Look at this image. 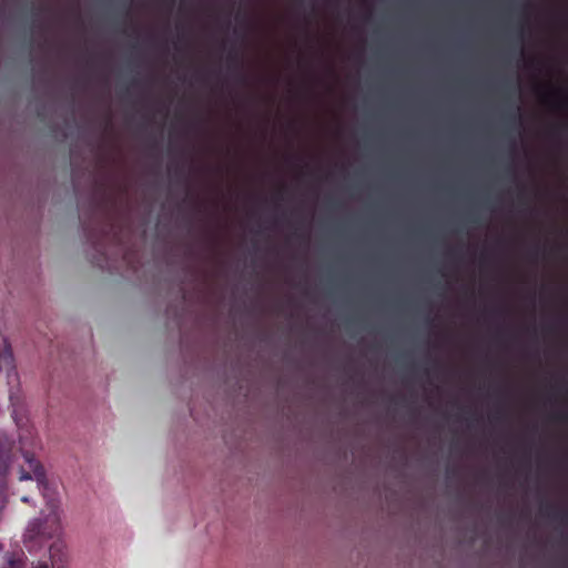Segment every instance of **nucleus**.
Segmentation results:
<instances>
[{
    "label": "nucleus",
    "mask_w": 568,
    "mask_h": 568,
    "mask_svg": "<svg viewBox=\"0 0 568 568\" xmlns=\"http://www.w3.org/2000/svg\"><path fill=\"white\" fill-rule=\"evenodd\" d=\"M542 515L552 521L566 525L568 523V511L564 508H556L552 505H547L541 509Z\"/></svg>",
    "instance_id": "3"
},
{
    "label": "nucleus",
    "mask_w": 568,
    "mask_h": 568,
    "mask_svg": "<svg viewBox=\"0 0 568 568\" xmlns=\"http://www.w3.org/2000/svg\"><path fill=\"white\" fill-rule=\"evenodd\" d=\"M173 4H174V1L172 0V1L170 2V6H169V7H170V10L173 8Z\"/></svg>",
    "instance_id": "13"
},
{
    "label": "nucleus",
    "mask_w": 568,
    "mask_h": 568,
    "mask_svg": "<svg viewBox=\"0 0 568 568\" xmlns=\"http://www.w3.org/2000/svg\"><path fill=\"white\" fill-rule=\"evenodd\" d=\"M552 419L556 420V422H560V423H565L568 420V414L565 413V412H561V413H558V414H555L552 416Z\"/></svg>",
    "instance_id": "9"
},
{
    "label": "nucleus",
    "mask_w": 568,
    "mask_h": 568,
    "mask_svg": "<svg viewBox=\"0 0 568 568\" xmlns=\"http://www.w3.org/2000/svg\"><path fill=\"white\" fill-rule=\"evenodd\" d=\"M24 458H26V462L29 465V468H30L31 473L23 470L21 473L20 480L34 479L37 481L39 490L41 491L43 497L47 498L48 497L47 491L49 489L48 488L49 484H48V480H47V475H45V470H44L43 466L41 465L40 462L34 459L29 454H26Z\"/></svg>",
    "instance_id": "1"
},
{
    "label": "nucleus",
    "mask_w": 568,
    "mask_h": 568,
    "mask_svg": "<svg viewBox=\"0 0 568 568\" xmlns=\"http://www.w3.org/2000/svg\"><path fill=\"white\" fill-rule=\"evenodd\" d=\"M227 60L230 61L233 70L235 71V78L237 83L243 85L247 84V77L241 71L242 61L239 52L236 50H232L227 55Z\"/></svg>",
    "instance_id": "4"
},
{
    "label": "nucleus",
    "mask_w": 568,
    "mask_h": 568,
    "mask_svg": "<svg viewBox=\"0 0 568 568\" xmlns=\"http://www.w3.org/2000/svg\"><path fill=\"white\" fill-rule=\"evenodd\" d=\"M112 230H113V226H112L111 224H109V223H103V224L101 225V230H100V232H101V237H105V236H108V235L112 232Z\"/></svg>",
    "instance_id": "8"
},
{
    "label": "nucleus",
    "mask_w": 568,
    "mask_h": 568,
    "mask_svg": "<svg viewBox=\"0 0 568 568\" xmlns=\"http://www.w3.org/2000/svg\"><path fill=\"white\" fill-rule=\"evenodd\" d=\"M50 514L48 515L45 523H36L33 530L37 535L42 537L51 538L53 537L58 530H59V516L57 513V505L51 500L50 503Z\"/></svg>",
    "instance_id": "2"
},
{
    "label": "nucleus",
    "mask_w": 568,
    "mask_h": 568,
    "mask_svg": "<svg viewBox=\"0 0 568 568\" xmlns=\"http://www.w3.org/2000/svg\"><path fill=\"white\" fill-rule=\"evenodd\" d=\"M3 359H4L7 365H12L13 358H12V354L10 352H7L3 355Z\"/></svg>",
    "instance_id": "10"
},
{
    "label": "nucleus",
    "mask_w": 568,
    "mask_h": 568,
    "mask_svg": "<svg viewBox=\"0 0 568 568\" xmlns=\"http://www.w3.org/2000/svg\"><path fill=\"white\" fill-rule=\"evenodd\" d=\"M7 469V450L3 443L0 440V475Z\"/></svg>",
    "instance_id": "5"
},
{
    "label": "nucleus",
    "mask_w": 568,
    "mask_h": 568,
    "mask_svg": "<svg viewBox=\"0 0 568 568\" xmlns=\"http://www.w3.org/2000/svg\"><path fill=\"white\" fill-rule=\"evenodd\" d=\"M88 239L92 242V244L95 246L97 251L98 252H101V243H102V239H95L94 234H92L91 231H88Z\"/></svg>",
    "instance_id": "7"
},
{
    "label": "nucleus",
    "mask_w": 568,
    "mask_h": 568,
    "mask_svg": "<svg viewBox=\"0 0 568 568\" xmlns=\"http://www.w3.org/2000/svg\"><path fill=\"white\" fill-rule=\"evenodd\" d=\"M32 568H50L47 561H38Z\"/></svg>",
    "instance_id": "11"
},
{
    "label": "nucleus",
    "mask_w": 568,
    "mask_h": 568,
    "mask_svg": "<svg viewBox=\"0 0 568 568\" xmlns=\"http://www.w3.org/2000/svg\"><path fill=\"white\" fill-rule=\"evenodd\" d=\"M519 111V106L518 105H515L511 110V112L507 115V120L511 123V124H516L517 123V120H518V114L517 112Z\"/></svg>",
    "instance_id": "6"
},
{
    "label": "nucleus",
    "mask_w": 568,
    "mask_h": 568,
    "mask_svg": "<svg viewBox=\"0 0 568 568\" xmlns=\"http://www.w3.org/2000/svg\"><path fill=\"white\" fill-rule=\"evenodd\" d=\"M21 500H22L23 503H29V498H28L27 496L22 497V498H21Z\"/></svg>",
    "instance_id": "12"
}]
</instances>
